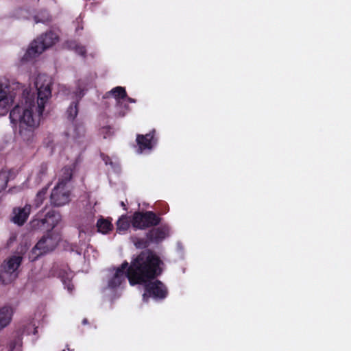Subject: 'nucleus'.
Masks as SVG:
<instances>
[{
  "mask_svg": "<svg viewBox=\"0 0 351 351\" xmlns=\"http://www.w3.org/2000/svg\"><path fill=\"white\" fill-rule=\"evenodd\" d=\"M163 265V261L155 252L145 250L133 258L130 265L125 261L116 268L108 285L110 289H115L125 282L126 278L132 286L142 285L160 276Z\"/></svg>",
  "mask_w": 351,
  "mask_h": 351,
  "instance_id": "1",
  "label": "nucleus"
},
{
  "mask_svg": "<svg viewBox=\"0 0 351 351\" xmlns=\"http://www.w3.org/2000/svg\"><path fill=\"white\" fill-rule=\"evenodd\" d=\"M37 78L35 84L38 91L36 104L34 99H26L25 104L16 105L10 111L11 123L19 124V134L24 141L33 136L34 130L40 124L45 104L51 95L50 83L40 84Z\"/></svg>",
  "mask_w": 351,
  "mask_h": 351,
  "instance_id": "2",
  "label": "nucleus"
},
{
  "mask_svg": "<svg viewBox=\"0 0 351 351\" xmlns=\"http://www.w3.org/2000/svg\"><path fill=\"white\" fill-rule=\"evenodd\" d=\"M58 40V35L52 31L47 32L34 40L23 57V60L28 61L42 53L45 49L51 47Z\"/></svg>",
  "mask_w": 351,
  "mask_h": 351,
  "instance_id": "3",
  "label": "nucleus"
},
{
  "mask_svg": "<svg viewBox=\"0 0 351 351\" xmlns=\"http://www.w3.org/2000/svg\"><path fill=\"white\" fill-rule=\"evenodd\" d=\"M60 237L52 232H47L35 245L29 254L31 261H35L42 255L52 252L57 247Z\"/></svg>",
  "mask_w": 351,
  "mask_h": 351,
  "instance_id": "4",
  "label": "nucleus"
},
{
  "mask_svg": "<svg viewBox=\"0 0 351 351\" xmlns=\"http://www.w3.org/2000/svg\"><path fill=\"white\" fill-rule=\"evenodd\" d=\"M60 216L53 210L47 212L42 211L33 219L30 223V228L32 230H45L47 232L51 230L58 225Z\"/></svg>",
  "mask_w": 351,
  "mask_h": 351,
  "instance_id": "5",
  "label": "nucleus"
},
{
  "mask_svg": "<svg viewBox=\"0 0 351 351\" xmlns=\"http://www.w3.org/2000/svg\"><path fill=\"white\" fill-rule=\"evenodd\" d=\"M23 258L22 255L15 254L3 261L0 273V279L3 284H8L18 277V268L21 265Z\"/></svg>",
  "mask_w": 351,
  "mask_h": 351,
  "instance_id": "6",
  "label": "nucleus"
},
{
  "mask_svg": "<svg viewBox=\"0 0 351 351\" xmlns=\"http://www.w3.org/2000/svg\"><path fill=\"white\" fill-rule=\"evenodd\" d=\"M161 218L153 211H136L131 217V223L135 230H145L160 224Z\"/></svg>",
  "mask_w": 351,
  "mask_h": 351,
  "instance_id": "7",
  "label": "nucleus"
},
{
  "mask_svg": "<svg viewBox=\"0 0 351 351\" xmlns=\"http://www.w3.org/2000/svg\"><path fill=\"white\" fill-rule=\"evenodd\" d=\"M153 279L143 283L145 284V293L143 299L147 297H152L155 299H164L167 297L168 291L165 285L159 280L152 281Z\"/></svg>",
  "mask_w": 351,
  "mask_h": 351,
  "instance_id": "8",
  "label": "nucleus"
},
{
  "mask_svg": "<svg viewBox=\"0 0 351 351\" xmlns=\"http://www.w3.org/2000/svg\"><path fill=\"white\" fill-rule=\"evenodd\" d=\"M136 142L138 146L137 152L138 154H142L145 151H151L158 143L156 130L153 129L145 134H137Z\"/></svg>",
  "mask_w": 351,
  "mask_h": 351,
  "instance_id": "9",
  "label": "nucleus"
},
{
  "mask_svg": "<svg viewBox=\"0 0 351 351\" xmlns=\"http://www.w3.org/2000/svg\"><path fill=\"white\" fill-rule=\"evenodd\" d=\"M51 203L54 206H62L70 201V191L67 188L56 185L50 196Z\"/></svg>",
  "mask_w": 351,
  "mask_h": 351,
  "instance_id": "10",
  "label": "nucleus"
},
{
  "mask_svg": "<svg viewBox=\"0 0 351 351\" xmlns=\"http://www.w3.org/2000/svg\"><path fill=\"white\" fill-rule=\"evenodd\" d=\"M168 232L167 226L154 228L146 233V237L150 243H159L167 236Z\"/></svg>",
  "mask_w": 351,
  "mask_h": 351,
  "instance_id": "11",
  "label": "nucleus"
},
{
  "mask_svg": "<svg viewBox=\"0 0 351 351\" xmlns=\"http://www.w3.org/2000/svg\"><path fill=\"white\" fill-rule=\"evenodd\" d=\"M31 211V205L26 204L23 208H16L13 210L14 223L22 226L27 221Z\"/></svg>",
  "mask_w": 351,
  "mask_h": 351,
  "instance_id": "12",
  "label": "nucleus"
},
{
  "mask_svg": "<svg viewBox=\"0 0 351 351\" xmlns=\"http://www.w3.org/2000/svg\"><path fill=\"white\" fill-rule=\"evenodd\" d=\"M74 169L75 165L64 167L61 169L58 182L56 185H60V186L67 188L66 184L72 179Z\"/></svg>",
  "mask_w": 351,
  "mask_h": 351,
  "instance_id": "13",
  "label": "nucleus"
},
{
  "mask_svg": "<svg viewBox=\"0 0 351 351\" xmlns=\"http://www.w3.org/2000/svg\"><path fill=\"white\" fill-rule=\"evenodd\" d=\"M13 315L12 308L8 306L0 308V330L10 324Z\"/></svg>",
  "mask_w": 351,
  "mask_h": 351,
  "instance_id": "14",
  "label": "nucleus"
},
{
  "mask_svg": "<svg viewBox=\"0 0 351 351\" xmlns=\"http://www.w3.org/2000/svg\"><path fill=\"white\" fill-rule=\"evenodd\" d=\"M9 87L7 84L0 83V108L7 109L10 103L12 101L10 97H8V93Z\"/></svg>",
  "mask_w": 351,
  "mask_h": 351,
  "instance_id": "15",
  "label": "nucleus"
},
{
  "mask_svg": "<svg viewBox=\"0 0 351 351\" xmlns=\"http://www.w3.org/2000/svg\"><path fill=\"white\" fill-rule=\"evenodd\" d=\"M65 45L67 48L74 50L77 53H78L80 56H84L86 53V47L79 44L75 40H67L65 43Z\"/></svg>",
  "mask_w": 351,
  "mask_h": 351,
  "instance_id": "16",
  "label": "nucleus"
},
{
  "mask_svg": "<svg viewBox=\"0 0 351 351\" xmlns=\"http://www.w3.org/2000/svg\"><path fill=\"white\" fill-rule=\"evenodd\" d=\"M109 95H112L117 100V103H120V99H125L127 97V93L124 87L117 86L112 88L110 91L106 93V97H108Z\"/></svg>",
  "mask_w": 351,
  "mask_h": 351,
  "instance_id": "17",
  "label": "nucleus"
},
{
  "mask_svg": "<svg viewBox=\"0 0 351 351\" xmlns=\"http://www.w3.org/2000/svg\"><path fill=\"white\" fill-rule=\"evenodd\" d=\"M97 228L98 232L107 234L112 230L113 226L108 220L101 218L97 222Z\"/></svg>",
  "mask_w": 351,
  "mask_h": 351,
  "instance_id": "18",
  "label": "nucleus"
},
{
  "mask_svg": "<svg viewBox=\"0 0 351 351\" xmlns=\"http://www.w3.org/2000/svg\"><path fill=\"white\" fill-rule=\"evenodd\" d=\"M85 127L83 124H77L74 127L73 138L78 143H81L84 141L85 137Z\"/></svg>",
  "mask_w": 351,
  "mask_h": 351,
  "instance_id": "19",
  "label": "nucleus"
},
{
  "mask_svg": "<svg viewBox=\"0 0 351 351\" xmlns=\"http://www.w3.org/2000/svg\"><path fill=\"white\" fill-rule=\"evenodd\" d=\"M130 225H132L131 217L126 215H122L117 222V230L120 231L128 230Z\"/></svg>",
  "mask_w": 351,
  "mask_h": 351,
  "instance_id": "20",
  "label": "nucleus"
},
{
  "mask_svg": "<svg viewBox=\"0 0 351 351\" xmlns=\"http://www.w3.org/2000/svg\"><path fill=\"white\" fill-rule=\"evenodd\" d=\"M132 240L136 247L139 249H145L150 245L147 237L139 238L137 237H132Z\"/></svg>",
  "mask_w": 351,
  "mask_h": 351,
  "instance_id": "21",
  "label": "nucleus"
},
{
  "mask_svg": "<svg viewBox=\"0 0 351 351\" xmlns=\"http://www.w3.org/2000/svg\"><path fill=\"white\" fill-rule=\"evenodd\" d=\"M66 113L69 120H74L78 113V101L72 102L69 106Z\"/></svg>",
  "mask_w": 351,
  "mask_h": 351,
  "instance_id": "22",
  "label": "nucleus"
},
{
  "mask_svg": "<svg viewBox=\"0 0 351 351\" xmlns=\"http://www.w3.org/2000/svg\"><path fill=\"white\" fill-rule=\"evenodd\" d=\"M10 174V172L5 170L0 171V193L6 188L9 181Z\"/></svg>",
  "mask_w": 351,
  "mask_h": 351,
  "instance_id": "23",
  "label": "nucleus"
},
{
  "mask_svg": "<svg viewBox=\"0 0 351 351\" xmlns=\"http://www.w3.org/2000/svg\"><path fill=\"white\" fill-rule=\"evenodd\" d=\"M47 191H48V187L45 186V187H43L41 190H40L37 193L35 200H34L36 207H37V208L39 207L43 203V201L46 198V195H47Z\"/></svg>",
  "mask_w": 351,
  "mask_h": 351,
  "instance_id": "24",
  "label": "nucleus"
},
{
  "mask_svg": "<svg viewBox=\"0 0 351 351\" xmlns=\"http://www.w3.org/2000/svg\"><path fill=\"white\" fill-rule=\"evenodd\" d=\"M22 343L21 335L17 334L13 340L10 342V349L13 351L17 346H21Z\"/></svg>",
  "mask_w": 351,
  "mask_h": 351,
  "instance_id": "25",
  "label": "nucleus"
},
{
  "mask_svg": "<svg viewBox=\"0 0 351 351\" xmlns=\"http://www.w3.org/2000/svg\"><path fill=\"white\" fill-rule=\"evenodd\" d=\"M99 134L103 136L104 138H106L112 135V128L110 125L102 127L99 130Z\"/></svg>",
  "mask_w": 351,
  "mask_h": 351,
  "instance_id": "26",
  "label": "nucleus"
},
{
  "mask_svg": "<svg viewBox=\"0 0 351 351\" xmlns=\"http://www.w3.org/2000/svg\"><path fill=\"white\" fill-rule=\"evenodd\" d=\"M47 170H48V165L47 163L43 162L40 165L38 172V177L39 180H42V178L47 175Z\"/></svg>",
  "mask_w": 351,
  "mask_h": 351,
  "instance_id": "27",
  "label": "nucleus"
},
{
  "mask_svg": "<svg viewBox=\"0 0 351 351\" xmlns=\"http://www.w3.org/2000/svg\"><path fill=\"white\" fill-rule=\"evenodd\" d=\"M75 97H76V101H78L79 102V101L85 95V90H84V89L81 88L80 87H79L77 88V90L75 92Z\"/></svg>",
  "mask_w": 351,
  "mask_h": 351,
  "instance_id": "28",
  "label": "nucleus"
},
{
  "mask_svg": "<svg viewBox=\"0 0 351 351\" xmlns=\"http://www.w3.org/2000/svg\"><path fill=\"white\" fill-rule=\"evenodd\" d=\"M101 156L106 165H112V162L110 156L105 155L104 154H101Z\"/></svg>",
  "mask_w": 351,
  "mask_h": 351,
  "instance_id": "29",
  "label": "nucleus"
},
{
  "mask_svg": "<svg viewBox=\"0 0 351 351\" xmlns=\"http://www.w3.org/2000/svg\"><path fill=\"white\" fill-rule=\"evenodd\" d=\"M68 290L71 292L72 290L74 289V286L71 284V282L69 280L68 284L66 285Z\"/></svg>",
  "mask_w": 351,
  "mask_h": 351,
  "instance_id": "30",
  "label": "nucleus"
},
{
  "mask_svg": "<svg viewBox=\"0 0 351 351\" xmlns=\"http://www.w3.org/2000/svg\"><path fill=\"white\" fill-rule=\"evenodd\" d=\"M120 206L123 208V210H128V208H127V206H126V205H125L124 202L121 201L120 202Z\"/></svg>",
  "mask_w": 351,
  "mask_h": 351,
  "instance_id": "31",
  "label": "nucleus"
},
{
  "mask_svg": "<svg viewBox=\"0 0 351 351\" xmlns=\"http://www.w3.org/2000/svg\"><path fill=\"white\" fill-rule=\"evenodd\" d=\"M82 324L83 325L88 324V319H87V318H84V319H82Z\"/></svg>",
  "mask_w": 351,
  "mask_h": 351,
  "instance_id": "32",
  "label": "nucleus"
},
{
  "mask_svg": "<svg viewBox=\"0 0 351 351\" xmlns=\"http://www.w3.org/2000/svg\"><path fill=\"white\" fill-rule=\"evenodd\" d=\"M126 99H127V100H128L129 102H130V103H134V102H135V100H134V99L130 98V97H128V96H127Z\"/></svg>",
  "mask_w": 351,
  "mask_h": 351,
  "instance_id": "33",
  "label": "nucleus"
},
{
  "mask_svg": "<svg viewBox=\"0 0 351 351\" xmlns=\"http://www.w3.org/2000/svg\"><path fill=\"white\" fill-rule=\"evenodd\" d=\"M15 239H16V237H14H14H11L10 238V242L11 243L12 241H14Z\"/></svg>",
  "mask_w": 351,
  "mask_h": 351,
  "instance_id": "34",
  "label": "nucleus"
},
{
  "mask_svg": "<svg viewBox=\"0 0 351 351\" xmlns=\"http://www.w3.org/2000/svg\"><path fill=\"white\" fill-rule=\"evenodd\" d=\"M125 107L127 108V109L129 108V106H128V105H125Z\"/></svg>",
  "mask_w": 351,
  "mask_h": 351,
  "instance_id": "35",
  "label": "nucleus"
},
{
  "mask_svg": "<svg viewBox=\"0 0 351 351\" xmlns=\"http://www.w3.org/2000/svg\"><path fill=\"white\" fill-rule=\"evenodd\" d=\"M64 284L66 285V280H64Z\"/></svg>",
  "mask_w": 351,
  "mask_h": 351,
  "instance_id": "36",
  "label": "nucleus"
},
{
  "mask_svg": "<svg viewBox=\"0 0 351 351\" xmlns=\"http://www.w3.org/2000/svg\"><path fill=\"white\" fill-rule=\"evenodd\" d=\"M62 351H65V350L64 349V350H62Z\"/></svg>",
  "mask_w": 351,
  "mask_h": 351,
  "instance_id": "37",
  "label": "nucleus"
}]
</instances>
